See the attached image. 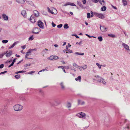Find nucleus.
<instances>
[{"label":"nucleus","instance_id":"f257e3e1","mask_svg":"<svg viewBox=\"0 0 130 130\" xmlns=\"http://www.w3.org/2000/svg\"><path fill=\"white\" fill-rule=\"evenodd\" d=\"M95 77L96 79H98L97 81L99 82H101L103 84L105 85L106 84V82L102 78L100 77L99 75H97L95 76Z\"/></svg>","mask_w":130,"mask_h":130},{"label":"nucleus","instance_id":"f03ea898","mask_svg":"<svg viewBox=\"0 0 130 130\" xmlns=\"http://www.w3.org/2000/svg\"><path fill=\"white\" fill-rule=\"evenodd\" d=\"M13 107L14 110L15 111H20L23 109V106L17 104L14 105Z\"/></svg>","mask_w":130,"mask_h":130},{"label":"nucleus","instance_id":"7ed1b4c3","mask_svg":"<svg viewBox=\"0 0 130 130\" xmlns=\"http://www.w3.org/2000/svg\"><path fill=\"white\" fill-rule=\"evenodd\" d=\"M94 15L100 18L103 19L105 18V17L103 14L101 13H99L96 12H94Z\"/></svg>","mask_w":130,"mask_h":130},{"label":"nucleus","instance_id":"20e7f679","mask_svg":"<svg viewBox=\"0 0 130 130\" xmlns=\"http://www.w3.org/2000/svg\"><path fill=\"white\" fill-rule=\"evenodd\" d=\"M47 9L48 12L49 13H51L52 14H56L57 13V11L55 8H54L53 9V11L55 13H54V12L51 11L50 10V9L49 7H47Z\"/></svg>","mask_w":130,"mask_h":130},{"label":"nucleus","instance_id":"39448f33","mask_svg":"<svg viewBox=\"0 0 130 130\" xmlns=\"http://www.w3.org/2000/svg\"><path fill=\"white\" fill-rule=\"evenodd\" d=\"M36 18L34 15H32L30 17V21L32 23H35L36 21Z\"/></svg>","mask_w":130,"mask_h":130},{"label":"nucleus","instance_id":"423d86ee","mask_svg":"<svg viewBox=\"0 0 130 130\" xmlns=\"http://www.w3.org/2000/svg\"><path fill=\"white\" fill-rule=\"evenodd\" d=\"M41 31L40 29L38 27H36L33 29V31L32 32L34 33L38 34Z\"/></svg>","mask_w":130,"mask_h":130},{"label":"nucleus","instance_id":"0eeeda50","mask_svg":"<svg viewBox=\"0 0 130 130\" xmlns=\"http://www.w3.org/2000/svg\"><path fill=\"white\" fill-rule=\"evenodd\" d=\"M76 116L80 118H84L85 117L86 115L85 113L81 112L80 113H79L77 114Z\"/></svg>","mask_w":130,"mask_h":130},{"label":"nucleus","instance_id":"6e6552de","mask_svg":"<svg viewBox=\"0 0 130 130\" xmlns=\"http://www.w3.org/2000/svg\"><path fill=\"white\" fill-rule=\"evenodd\" d=\"M31 52L29 49L28 51L26 52V54L25 56V59L27 58L28 59H30L31 58H28V57L31 55Z\"/></svg>","mask_w":130,"mask_h":130},{"label":"nucleus","instance_id":"1a4fd4ad","mask_svg":"<svg viewBox=\"0 0 130 130\" xmlns=\"http://www.w3.org/2000/svg\"><path fill=\"white\" fill-rule=\"evenodd\" d=\"M38 25L39 27L41 28H43L44 25L43 22L40 20H39L38 21Z\"/></svg>","mask_w":130,"mask_h":130},{"label":"nucleus","instance_id":"9d476101","mask_svg":"<svg viewBox=\"0 0 130 130\" xmlns=\"http://www.w3.org/2000/svg\"><path fill=\"white\" fill-rule=\"evenodd\" d=\"M122 45L128 51L130 50L129 48V47L125 43H122Z\"/></svg>","mask_w":130,"mask_h":130},{"label":"nucleus","instance_id":"9b49d317","mask_svg":"<svg viewBox=\"0 0 130 130\" xmlns=\"http://www.w3.org/2000/svg\"><path fill=\"white\" fill-rule=\"evenodd\" d=\"M3 18L5 21H8V16L6 14H3L2 15Z\"/></svg>","mask_w":130,"mask_h":130},{"label":"nucleus","instance_id":"f8f14e48","mask_svg":"<svg viewBox=\"0 0 130 130\" xmlns=\"http://www.w3.org/2000/svg\"><path fill=\"white\" fill-rule=\"evenodd\" d=\"M77 3L78 5L81 7L82 9H85L86 8L84 7L83 5L82 4V3L79 2L78 1H77Z\"/></svg>","mask_w":130,"mask_h":130},{"label":"nucleus","instance_id":"ddd939ff","mask_svg":"<svg viewBox=\"0 0 130 130\" xmlns=\"http://www.w3.org/2000/svg\"><path fill=\"white\" fill-rule=\"evenodd\" d=\"M68 5L76 6V5L75 4L73 3H71L70 2H68L63 5L64 6H67Z\"/></svg>","mask_w":130,"mask_h":130},{"label":"nucleus","instance_id":"4468645a","mask_svg":"<svg viewBox=\"0 0 130 130\" xmlns=\"http://www.w3.org/2000/svg\"><path fill=\"white\" fill-rule=\"evenodd\" d=\"M7 51L5 53V54H6V56L8 57H10L12 53V52L11 51H10L8 53H7Z\"/></svg>","mask_w":130,"mask_h":130},{"label":"nucleus","instance_id":"2eb2a0df","mask_svg":"<svg viewBox=\"0 0 130 130\" xmlns=\"http://www.w3.org/2000/svg\"><path fill=\"white\" fill-rule=\"evenodd\" d=\"M34 16H35L36 17H38L39 15V12L38 11L35 10L34 11Z\"/></svg>","mask_w":130,"mask_h":130},{"label":"nucleus","instance_id":"dca6fc26","mask_svg":"<svg viewBox=\"0 0 130 130\" xmlns=\"http://www.w3.org/2000/svg\"><path fill=\"white\" fill-rule=\"evenodd\" d=\"M100 29L102 31H107V28L104 26H100Z\"/></svg>","mask_w":130,"mask_h":130},{"label":"nucleus","instance_id":"f3484780","mask_svg":"<svg viewBox=\"0 0 130 130\" xmlns=\"http://www.w3.org/2000/svg\"><path fill=\"white\" fill-rule=\"evenodd\" d=\"M21 14L24 17H26V13L25 10H24L22 11L21 12Z\"/></svg>","mask_w":130,"mask_h":130},{"label":"nucleus","instance_id":"a211bd4d","mask_svg":"<svg viewBox=\"0 0 130 130\" xmlns=\"http://www.w3.org/2000/svg\"><path fill=\"white\" fill-rule=\"evenodd\" d=\"M17 2L19 3H21L22 4H24L25 3V2L24 0H16Z\"/></svg>","mask_w":130,"mask_h":130},{"label":"nucleus","instance_id":"6ab92c4d","mask_svg":"<svg viewBox=\"0 0 130 130\" xmlns=\"http://www.w3.org/2000/svg\"><path fill=\"white\" fill-rule=\"evenodd\" d=\"M99 2L101 5H105V2L103 0H99Z\"/></svg>","mask_w":130,"mask_h":130},{"label":"nucleus","instance_id":"aec40b11","mask_svg":"<svg viewBox=\"0 0 130 130\" xmlns=\"http://www.w3.org/2000/svg\"><path fill=\"white\" fill-rule=\"evenodd\" d=\"M18 43V42H15L12 45L10 46L9 47V48L10 49H11V48H12L15 45H16V44H17Z\"/></svg>","mask_w":130,"mask_h":130},{"label":"nucleus","instance_id":"412c9836","mask_svg":"<svg viewBox=\"0 0 130 130\" xmlns=\"http://www.w3.org/2000/svg\"><path fill=\"white\" fill-rule=\"evenodd\" d=\"M48 51L47 49L45 48V49L43 50L42 52V55L43 56H44V55L46 53V52Z\"/></svg>","mask_w":130,"mask_h":130},{"label":"nucleus","instance_id":"4be33fe9","mask_svg":"<svg viewBox=\"0 0 130 130\" xmlns=\"http://www.w3.org/2000/svg\"><path fill=\"white\" fill-rule=\"evenodd\" d=\"M81 79V77L80 76H78L77 78H75V80L76 81H79V82H80Z\"/></svg>","mask_w":130,"mask_h":130},{"label":"nucleus","instance_id":"5701e85b","mask_svg":"<svg viewBox=\"0 0 130 130\" xmlns=\"http://www.w3.org/2000/svg\"><path fill=\"white\" fill-rule=\"evenodd\" d=\"M106 8L105 6H103L102 7L101 9V10L102 11H105L106 10Z\"/></svg>","mask_w":130,"mask_h":130},{"label":"nucleus","instance_id":"b1692460","mask_svg":"<svg viewBox=\"0 0 130 130\" xmlns=\"http://www.w3.org/2000/svg\"><path fill=\"white\" fill-rule=\"evenodd\" d=\"M122 2L124 6L127 5V2L126 0H122Z\"/></svg>","mask_w":130,"mask_h":130},{"label":"nucleus","instance_id":"393cba45","mask_svg":"<svg viewBox=\"0 0 130 130\" xmlns=\"http://www.w3.org/2000/svg\"><path fill=\"white\" fill-rule=\"evenodd\" d=\"M64 28L65 29H67L69 28V27L67 24L66 23L64 24L63 26Z\"/></svg>","mask_w":130,"mask_h":130},{"label":"nucleus","instance_id":"a878e982","mask_svg":"<svg viewBox=\"0 0 130 130\" xmlns=\"http://www.w3.org/2000/svg\"><path fill=\"white\" fill-rule=\"evenodd\" d=\"M82 69L83 70H85L87 68V66L86 65L83 66V67H82Z\"/></svg>","mask_w":130,"mask_h":130},{"label":"nucleus","instance_id":"bb28decb","mask_svg":"<svg viewBox=\"0 0 130 130\" xmlns=\"http://www.w3.org/2000/svg\"><path fill=\"white\" fill-rule=\"evenodd\" d=\"M47 58L49 60H52L53 59H54V56H51L50 57H48Z\"/></svg>","mask_w":130,"mask_h":130},{"label":"nucleus","instance_id":"cd10ccee","mask_svg":"<svg viewBox=\"0 0 130 130\" xmlns=\"http://www.w3.org/2000/svg\"><path fill=\"white\" fill-rule=\"evenodd\" d=\"M48 67H46L45 69H43L39 71V72H42V71H48Z\"/></svg>","mask_w":130,"mask_h":130},{"label":"nucleus","instance_id":"c85d7f7f","mask_svg":"<svg viewBox=\"0 0 130 130\" xmlns=\"http://www.w3.org/2000/svg\"><path fill=\"white\" fill-rule=\"evenodd\" d=\"M67 107L68 108H69L70 107H71V104L69 102L68 103H67Z\"/></svg>","mask_w":130,"mask_h":130},{"label":"nucleus","instance_id":"c756f323","mask_svg":"<svg viewBox=\"0 0 130 130\" xmlns=\"http://www.w3.org/2000/svg\"><path fill=\"white\" fill-rule=\"evenodd\" d=\"M67 51L66 52V53H73V51L72 50H70V49L69 50H66Z\"/></svg>","mask_w":130,"mask_h":130},{"label":"nucleus","instance_id":"7c9ffc66","mask_svg":"<svg viewBox=\"0 0 130 130\" xmlns=\"http://www.w3.org/2000/svg\"><path fill=\"white\" fill-rule=\"evenodd\" d=\"M98 39L100 41H102L103 40L102 37L101 36H100L98 37Z\"/></svg>","mask_w":130,"mask_h":130},{"label":"nucleus","instance_id":"2f4dec72","mask_svg":"<svg viewBox=\"0 0 130 130\" xmlns=\"http://www.w3.org/2000/svg\"><path fill=\"white\" fill-rule=\"evenodd\" d=\"M17 79H19L20 78V75L18 74L14 76Z\"/></svg>","mask_w":130,"mask_h":130},{"label":"nucleus","instance_id":"473e14b6","mask_svg":"<svg viewBox=\"0 0 130 130\" xmlns=\"http://www.w3.org/2000/svg\"><path fill=\"white\" fill-rule=\"evenodd\" d=\"M108 36L111 37L112 38H114L115 37V35L112 34H108Z\"/></svg>","mask_w":130,"mask_h":130},{"label":"nucleus","instance_id":"72a5a7b5","mask_svg":"<svg viewBox=\"0 0 130 130\" xmlns=\"http://www.w3.org/2000/svg\"><path fill=\"white\" fill-rule=\"evenodd\" d=\"M34 39V38L33 37V35H32L29 38V40L32 41Z\"/></svg>","mask_w":130,"mask_h":130},{"label":"nucleus","instance_id":"f704fd0d","mask_svg":"<svg viewBox=\"0 0 130 130\" xmlns=\"http://www.w3.org/2000/svg\"><path fill=\"white\" fill-rule=\"evenodd\" d=\"M73 65L74 67H75L76 68H78V66L75 63H73Z\"/></svg>","mask_w":130,"mask_h":130},{"label":"nucleus","instance_id":"c9c22d12","mask_svg":"<svg viewBox=\"0 0 130 130\" xmlns=\"http://www.w3.org/2000/svg\"><path fill=\"white\" fill-rule=\"evenodd\" d=\"M28 3L30 5H31L32 6H33L34 5L32 1H29Z\"/></svg>","mask_w":130,"mask_h":130},{"label":"nucleus","instance_id":"e433bc0d","mask_svg":"<svg viewBox=\"0 0 130 130\" xmlns=\"http://www.w3.org/2000/svg\"><path fill=\"white\" fill-rule=\"evenodd\" d=\"M8 42V40H3L2 42L3 43H6Z\"/></svg>","mask_w":130,"mask_h":130},{"label":"nucleus","instance_id":"4c0bfd02","mask_svg":"<svg viewBox=\"0 0 130 130\" xmlns=\"http://www.w3.org/2000/svg\"><path fill=\"white\" fill-rule=\"evenodd\" d=\"M5 54V53H3L0 54V58H3L4 55Z\"/></svg>","mask_w":130,"mask_h":130},{"label":"nucleus","instance_id":"58836bf2","mask_svg":"<svg viewBox=\"0 0 130 130\" xmlns=\"http://www.w3.org/2000/svg\"><path fill=\"white\" fill-rule=\"evenodd\" d=\"M60 85L61 86L62 88V89H64V87L63 85V83L62 82H61L60 83Z\"/></svg>","mask_w":130,"mask_h":130},{"label":"nucleus","instance_id":"ea45409f","mask_svg":"<svg viewBox=\"0 0 130 130\" xmlns=\"http://www.w3.org/2000/svg\"><path fill=\"white\" fill-rule=\"evenodd\" d=\"M96 65H97L98 68L100 69H101V66H102V65H100L99 63H96Z\"/></svg>","mask_w":130,"mask_h":130},{"label":"nucleus","instance_id":"a19ab883","mask_svg":"<svg viewBox=\"0 0 130 130\" xmlns=\"http://www.w3.org/2000/svg\"><path fill=\"white\" fill-rule=\"evenodd\" d=\"M71 46V45L69 43H68V45H67L66 47V50H68L69 48Z\"/></svg>","mask_w":130,"mask_h":130},{"label":"nucleus","instance_id":"79ce46f5","mask_svg":"<svg viewBox=\"0 0 130 130\" xmlns=\"http://www.w3.org/2000/svg\"><path fill=\"white\" fill-rule=\"evenodd\" d=\"M87 17L88 18H90L91 16H90V13H87Z\"/></svg>","mask_w":130,"mask_h":130},{"label":"nucleus","instance_id":"37998d69","mask_svg":"<svg viewBox=\"0 0 130 130\" xmlns=\"http://www.w3.org/2000/svg\"><path fill=\"white\" fill-rule=\"evenodd\" d=\"M82 2H83V4H85L86 3V0H82Z\"/></svg>","mask_w":130,"mask_h":130},{"label":"nucleus","instance_id":"c03bdc74","mask_svg":"<svg viewBox=\"0 0 130 130\" xmlns=\"http://www.w3.org/2000/svg\"><path fill=\"white\" fill-rule=\"evenodd\" d=\"M62 26V24H60L59 25H58L57 26V27L58 28H61Z\"/></svg>","mask_w":130,"mask_h":130},{"label":"nucleus","instance_id":"a18cd8bd","mask_svg":"<svg viewBox=\"0 0 130 130\" xmlns=\"http://www.w3.org/2000/svg\"><path fill=\"white\" fill-rule=\"evenodd\" d=\"M86 36H88L89 38L93 37V38H96L95 37H94V36H90V35H88L87 34H86Z\"/></svg>","mask_w":130,"mask_h":130},{"label":"nucleus","instance_id":"49530a36","mask_svg":"<svg viewBox=\"0 0 130 130\" xmlns=\"http://www.w3.org/2000/svg\"><path fill=\"white\" fill-rule=\"evenodd\" d=\"M63 67L64 68H65L66 69H68L69 68V67L68 66H63Z\"/></svg>","mask_w":130,"mask_h":130},{"label":"nucleus","instance_id":"de8ad7c7","mask_svg":"<svg viewBox=\"0 0 130 130\" xmlns=\"http://www.w3.org/2000/svg\"><path fill=\"white\" fill-rule=\"evenodd\" d=\"M29 50L32 52L34 51H36L37 49L36 48H34V49H30Z\"/></svg>","mask_w":130,"mask_h":130},{"label":"nucleus","instance_id":"09e8293b","mask_svg":"<svg viewBox=\"0 0 130 130\" xmlns=\"http://www.w3.org/2000/svg\"><path fill=\"white\" fill-rule=\"evenodd\" d=\"M72 36H75L76 38H79V37L78 36L74 34V35H72Z\"/></svg>","mask_w":130,"mask_h":130},{"label":"nucleus","instance_id":"8fccbe9b","mask_svg":"<svg viewBox=\"0 0 130 130\" xmlns=\"http://www.w3.org/2000/svg\"><path fill=\"white\" fill-rule=\"evenodd\" d=\"M52 24L53 27H55L56 25L53 22H52Z\"/></svg>","mask_w":130,"mask_h":130},{"label":"nucleus","instance_id":"3c124183","mask_svg":"<svg viewBox=\"0 0 130 130\" xmlns=\"http://www.w3.org/2000/svg\"><path fill=\"white\" fill-rule=\"evenodd\" d=\"M99 0H92V1L96 3L99 1Z\"/></svg>","mask_w":130,"mask_h":130},{"label":"nucleus","instance_id":"603ef678","mask_svg":"<svg viewBox=\"0 0 130 130\" xmlns=\"http://www.w3.org/2000/svg\"><path fill=\"white\" fill-rule=\"evenodd\" d=\"M54 59H55V60L57 59L58 58V57L57 56H54Z\"/></svg>","mask_w":130,"mask_h":130},{"label":"nucleus","instance_id":"864d4df0","mask_svg":"<svg viewBox=\"0 0 130 130\" xmlns=\"http://www.w3.org/2000/svg\"><path fill=\"white\" fill-rule=\"evenodd\" d=\"M90 12H91V17H93V12L92 11H91Z\"/></svg>","mask_w":130,"mask_h":130},{"label":"nucleus","instance_id":"5fc2aeb1","mask_svg":"<svg viewBox=\"0 0 130 130\" xmlns=\"http://www.w3.org/2000/svg\"><path fill=\"white\" fill-rule=\"evenodd\" d=\"M75 54L78 55H81V53H78V52H75L74 53Z\"/></svg>","mask_w":130,"mask_h":130},{"label":"nucleus","instance_id":"6e6d98bb","mask_svg":"<svg viewBox=\"0 0 130 130\" xmlns=\"http://www.w3.org/2000/svg\"><path fill=\"white\" fill-rule=\"evenodd\" d=\"M4 67V65L3 64H1L0 65V68L2 69Z\"/></svg>","mask_w":130,"mask_h":130},{"label":"nucleus","instance_id":"4d7b16f0","mask_svg":"<svg viewBox=\"0 0 130 130\" xmlns=\"http://www.w3.org/2000/svg\"><path fill=\"white\" fill-rule=\"evenodd\" d=\"M78 68H79V69L80 71H81L82 70V67H80L78 66Z\"/></svg>","mask_w":130,"mask_h":130},{"label":"nucleus","instance_id":"13d9d810","mask_svg":"<svg viewBox=\"0 0 130 130\" xmlns=\"http://www.w3.org/2000/svg\"><path fill=\"white\" fill-rule=\"evenodd\" d=\"M123 32H124V34L126 36H127V35L126 34V32L124 30H123Z\"/></svg>","mask_w":130,"mask_h":130},{"label":"nucleus","instance_id":"bf43d9fd","mask_svg":"<svg viewBox=\"0 0 130 130\" xmlns=\"http://www.w3.org/2000/svg\"><path fill=\"white\" fill-rule=\"evenodd\" d=\"M7 72V71H5L4 72H2L0 73V75L2 74H4V73H6Z\"/></svg>","mask_w":130,"mask_h":130},{"label":"nucleus","instance_id":"052dcab7","mask_svg":"<svg viewBox=\"0 0 130 130\" xmlns=\"http://www.w3.org/2000/svg\"><path fill=\"white\" fill-rule=\"evenodd\" d=\"M26 47V45H24L23 46H22V48L23 49H24L25 47Z\"/></svg>","mask_w":130,"mask_h":130},{"label":"nucleus","instance_id":"680f3d73","mask_svg":"<svg viewBox=\"0 0 130 130\" xmlns=\"http://www.w3.org/2000/svg\"><path fill=\"white\" fill-rule=\"evenodd\" d=\"M26 71H19V73H24Z\"/></svg>","mask_w":130,"mask_h":130},{"label":"nucleus","instance_id":"e2e57ef3","mask_svg":"<svg viewBox=\"0 0 130 130\" xmlns=\"http://www.w3.org/2000/svg\"><path fill=\"white\" fill-rule=\"evenodd\" d=\"M30 64H26L25 65V67H27V66H30Z\"/></svg>","mask_w":130,"mask_h":130},{"label":"nucleus","instance_id":"0e129e2a","mask_svg":"<svg viewBox=\"0 0 130 130\" xmlns=\"http://www.w3.org/2000/svg\"><path fill=\"white\" fill-rule=\"evenodd\" d=\"M62 69L63 71L65 73H66V72L65 71V70L64 69V67H63V68H62Z\"/></svg>","mask_w":130,"mask_h":130},{"label":"nucleus","instance_id":"69168bd1","mask_svg":"<svg viewBox=\"0 0 130 130\" xmlns=\"http://www.w3.org/2000/svg\"><path fill=\"white\" fill-rule=\"evenodd\" d=\"M35 71H31L30 72L29 74H31L32 73H34L35 72Z\"/></svg>","mask_w":130,"mask_h":130},{"label":"nucleus","instance_id":"338daca9","mask_svg":"<svg viewBox=\"0 0 130 130\" xmlns=\"http://www.w3.org/2000/svg\"><path fill=\"white\" fill-rule=\"evenodd\" d=\"M23 61V60H21V61H19L18 63H17V64H19L22 61Z\"/></svg>","mask_w":130,"mask_h":130},{"label":"nucleus","instance_id":"774afa93","mask_svg":"<svg viewBox=\"0 0 130 130\" xmlns=\"http://www.w3.org/2000/svg\"><path fill=\"white\" fill-rule=\"evenodd\" d=\"M54 45L55 46V47H57L58 46V45H57V44H55Z\"/></svg>","mask_w":130,"mask_h":130}]
</instances>
